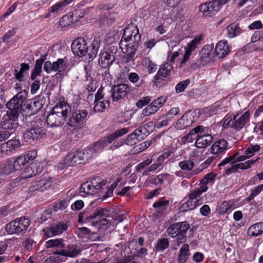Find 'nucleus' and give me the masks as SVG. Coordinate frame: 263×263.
Returning a JSON list of instances; mask_svg holds the SVG:
<instances>
[{
    "mask_svg": "<svg viewBox=\"0 0 263 263\" xmlns=\"http://www.w3.org/2000/svg\"><path fill=\"white\" fill-rule=\"evenodd\" d=\"M140 41L141 34L137 26L132 23L128 24L124 29L119 43L121 50L126 54L124 57L126 63L134 61L135 53Z\"/></svg>",
    "mask_w": 263,
    "mask_h": 263,
    "instance_id": "nucleus-1",
    "label": "nucleus"
},
{
    "mask_svg": "<svg viewBox=\"0 0 263 263\" xmlns=\"http://www.w3.org/2000/svg\"><path fill=\"white\" fill-rule=\"evenodd\" d=\"M46 248H54L56 250L45 261V263H61L65 262L67 257L73 258L79 255L82 249L74 245L65 247L61 238L50 239L46 242Z\"/></svg>",
    "mask_w": 263,
    "mask_h": 263,
    "instance_id": "nucleus-2",
    "label": "nucleus"
},
{
    "mask_svg": "<svg viewBox=\"0 0 263 263\" xmlns=\"http://www.w3.org/2000/svg\"><path fill=\"white\" fill-rule=\"evenodd\" d=\"M71 111L70 105L66 102L60 101L52 109V112L46 118L50 127H59L64 124L67 115Z\"/></svg>",
    "mask_w": 263,
    "mask_h": 263,
    "instance_id": "nucleus-3",
    "label": "nucleus"
},
{
    "mask_svg": "<svg viewBox=\"0 0 263 263\" xmlns=\"http://www.w3.org/2000/svg\"><path fill=\"white\" fill-rule=\"evenodd\" d=\"M110 211V209L98 208L89 215L86 216L85 220L89 221L92 219L99 218V220L92 222L91 224L93 226L97 227L99 229L103 226L109 227L111 225V222L107 219L106 217L112 216L111 215Z\"/></svg>",
    "mask_w": 263,
    "mask_h": 263,
    "instance_id": "nucleus-4",
    "label": "nucleus"
},
{
    "mask_svg": "<svg viewBox=\"0 0 263 263\" xmlns=\"http://www.w3.org/2000/svg\"><path fill=\"white\" fill-rule=\"evenodd\" d=\"M92 157L91 150L86 148L81 151H71L66 156V164L74 166L81 164H85Z\"/></svg>",
    "mask_w": 263,
    "mask_h": 263,
    "instance_id": "nucleus-5",
    "label": "nucleus"
},
{
    "mask_svg": "<svg viewBox=\"0 0 263 263\" xmlns=\"http://www.w3.org/2000/svg\"><path fill=\"white\" fill-rule=\"evenodd\" d=\"M106 184V181L99 177H96L89 181L83 183L80 187V192L90 195L102 193Z\"/></svg>",
    "mask_w": 263,
    "mask_h": 263,
    "instance_id": "nucleus-6",
    "label": "nucleus"
},
{
    "mask_svg": "<svg viewBox=\"0 0 263 263\" xmlns=\"http://www.w3.org/2000/svg\"><path fill=\"white\" fill-rule=\"evenodd\" d=\"M173 71V67L171 64L166 63L162 65L154 77V84L157 87L166 85L171 80V73Z\"/></svg>",
    "mask_w": 263,
    "mask_h": 263,
    "instance_id": "nucleus-7",
    "label": "nucleus"
},
{
    "mask_svg": "<svg viewBox=\"0 0 263 263\" xmlns=\"http://www.w3.org/2000/svg\"><path fill=\"white\" fill-rule=\"evenodd\" d=\"M27 97V93L25 90L21 91L7 102L6 107L10 112L19 115L22 111H23Z\"/></svg>",
    "mask_w": 263,
    "mask_h": 263,
    "instance_id": "nucleus-8",
    "label": "nucleus"
},
{
    "mask_svg": "<svg viewBox=\"0 0 263 263\" xmlns=\"http://www.w3.org/2000/svg\"><path fill=\"white\" fill-rule=\"evenodd\" d=\"M250 114L248 111L243 114L237 113L232 118L226 119L223 125L232 128L236 130H240L245 125L250 121Z\"/></svg>",
    "mask_w": 263,
    "mask_h": 263,
    "instance_id": "nucleus-9",
    "label": "nucleus"
},
{
    "mask_svg": "<svg viewBox=\"0 0 263 263\" xmlns=\"http://www.w3.org/2000/svg\"><path fill=\"white\" fill-rule=\"evenodd\" d=\"M30 225L28 217H22L10 221L6 224V231L9 234L24 233Z\"/></svg>",
    "mask_w": 263,
    "mask_h": 263,
    "instance_id": "nucleus-10",
    "label": "nucleus"
},
{
    "mask_svg": "<svg viewBox=\"0 0 263 263\" xmlns=\"http://www.w3.org/2000/svg\"><path fill=\"white\" fill-rule=\"evenodd\" d=\"M52 183V178L49 177L47 174H44L35 180L32 183V184L29 188L30 192H34L37 191L43 192L50 187Z\"/></svg>",
    "mask_w": 263,
    "mask_h": 263,
    "instance_id": "nucleus-11",
    "label": "nucleus"
},
{
    "mask_svg": "<svg viewBox=\"0 0 263 263\" xmlns=\"http://www.w3.org/2000/svg\"><path fill=\"white\" fill-rule=\"evenodd\" d=\"M87 115L88 111L86 109L73 111L68 120V125L74 128L82 127Z\"/></svg>",
    "mask_w": 263,
    "mask_h": 263,
    "instance_id": "nucleus-12",
    "label": "nucleus"
},
{
    "mask_svg": "<svg viewBox=\"0 0 263 263\" xmlns=\"http://www.w3.org/2000/svg\"><path fill=\"white\" fill-rule=\"evenodd\" d=\"M18 115L7 111L2 117V126L5 129H15L18 126Z\"/></svg>",
    "mask_w": 263,
    "mask_h": 263,
    "instance_id": "nucleus-13",
    "label": "nucleus"
},
{
    "mask_svg": "<svg viewBox=\"0 0 263 263\" xmlns=\"http://www.w3.org/2000/svg\"><path fill=\"white\" fill-rule=\"evenodd\" d=\"M129 92L127 85L120 84L114 85L111 89V98L114 101H118L124 98Z\"/></svg>",
    "mask_w": 263,
    "mask_h": 263,
    "instance_id": "nucleus-14",
    "label": "nucleus"
},
{
    "mask_svg": "<svg viewBox=\"0 0 263 263\" xmlns=\"http://www.w3.org/2000/svg\"><path fill=\"white\" fill-rule=\"evenodd\" d=\"M71 50L79 57H83L88 51L87 42L83 38H78L73 41L71 44Z\"/></svg>",
    "mask_w": 263,
    "mask_h": 263,
    "instance_id": "nucleus-15",
    "label": "nucleus"
},
{
    "mask_svg": "<svg viewBox=\"0 0 263 263\" xmlns=\"http://www.w3.org/2000/svg\"><path fill=\"white\" fill-rule=\"evenodd\" d=\"M45 134V129L37 126L27 129L24 133L23 137L26 142H30L42 138Z\"/></svg>",
    "mask_w": 263,
    "mask_h": 263,
    "instance_id": "nucleus-16",
    "label": "nucleus"
},
{
    "mask_svg": "<svg viewBox=\"0 0 263 263\" xmlns=\"http://www.w3.org/2000/svg\"><path fill=\"white\" fill-rule=\"evenodd\" d=\"M189 228L190 225L186 221L176 222L171 224L167 229L166 232L168 236L175 238L182 232H186Z\"/></svg>",
    "mask_w": 263,
    "mask_h": 263,
    "instance_id": "nucleus-17",
    "label": "nucleus"
},
{
    "mask_svg": "<svg viewBox=\"0 0 263 263\" xmlns=\"http://www.w3.org/2000/svg\"><path fill=\"white\" fill-rule=\"evenodd\" d=\"M167 97L162 96L154 100L143 110L144 116H149L156 112L165 103Z\"/></svg>",
    "mask_w": 263,
    "mask_h": 263,
    "instance_id": "nucleus-18",
    "label": "nucleus"
},
{
    "mask_svg": "<svg viewBox=\"0 0 263 263\" xmlns=\"http://www.w3.org/2000/svg\"><path fill=\"white\" fill-rule=\"evenodd\" d=\"M68 228L67 225L64 222L53 224L50 227L43 229L44 235L48 237H53L62 234Z\"/></svg>",
    "mask_w": 263,
    "mask_h": 263,
    "instance_id": "nucleus-19",
    "label": "nucleus"
},
{
    "mask_svg": "<svg viewBox=\"0 0 263 263\" xmlns=\"http://www.w3.org/2000/svg\"><path fill=\"white\" fill-rule=\"evenodd\" d=\"M43 104L39 100L26 99L23 111L26 112L27 116L35 115L42 108Z\"/></svg>",
    "mask_w": 263,
    "mask_h": 263,
    "instance_id": "nucleus-20",
    "label": "nucleus"
},
{
    "mask_svg": "<svg viewBox=\"0 0 263 263\" xmlns=\"http://www.w3.org/2000/svg\"><path fill=\"white\" fill-rule=\"evenodd\" d=\"M221 6L216 0L203 4L199 7V10L204 15L212 16L216 14Z\"/></svg>",
    "mask_w": 263,
    "mask_h": 263,
    "instance_id": "nucleus-21",
    "label": "nucleus"
},
{
    "mask_svg": "<svg viewBox=\"0 0 263 263\" xmlns=\"http://www.w3.org/2000/svg\"><path fill=\"white\" fill-rule=\"evenodd\" d=\"M21 146L18 139H14L9 140L1 145V152L2 154L9 155L10 153L15 151Z\"/></svg>",
    "mask_w": 263,
    "mask_h": 263,
    "instance_id": "nucleus-22",
    "label": "nucleus"
},
{
    "mask_svg": "<svg viewBox=\"0 0 263 263\" xmlns=\"http://www.w3.org/2000/svg\"><path fill=\"white\" fill-rule=\"evenodd\" d=\"M227 147V141L224 139H219L213 143L211 147V152L219 157L225 153Z\"/></svg>",
    "mask_w": 263,
    "mask_h": 263,
    "instance_id": "nucleus-23",
    "label": "nucleus"
},
{
    "mask_svg": "<svg viewBox=\"0 0 263 263\" xmlns=\"http://www.w3.org/2000/svg\"><path fill=\"white\" fill-rule=\"evenodd\" d=\"M72 0H64L60 3H57L50 8L49 13L46 14L45 17H49L51 13L57 15L62 13L64 8L68 4H70Z\"/></svg>",
    "mask_w": 263,
    "mask_h": 263,
    "instance_id": "nucleus-24",
    "label": "nucleus"
},
{
    "mask_svg": "<svg viewBox=\"0 0 263 263\" xmlns=\"http://www.w3.org/2000/svg\"><path fill=\"white\" fill-rule=\"evenodd\" d=\"M215 51L219 58H224L230 51L228 42L226 40L219 41L216 44Z\"/></svg>",
    "mask_w": 263,
    "mask_h": 263,
    "instance_id": "nucleus-25",
    "label": "nucleus"
},
{
    "mask_svg": "<svg viewBox=\"0 0 263 263\" xmlns=\"http://www.w3.org/2000/svg\"><path fill=\"white\" fill-rule=\"evenodd\" d=\"M30 66L27 63H22L21 68L19 70L15 69L14 74L15 79L20 82L24 81L26 80L25 77L28 74V71L29 70Z\"/></svg>",
    "mask_w": 263,
    "mask_h": 263,
    "instance_id": "nucleus-26",
    "label": "nucleus"
},
{
    "mask_svg": "<svg viewBox=\"0 0 263 263\" xmlns=\"http://www.w3.org/2000/svg\"><path fill=\"white\" fill-rule=\"evenodd\" d=\"M193 123L192 118L185 114L177 121L175 127L178 130H182L190 126Z\"/></svg>",
    "mask_w": 263,
    "mask_h": 263,
    "instance_id": "nucleus-27",
    "label": "nucleus"
},
{
    "mask_svg": "<svg viewBox=\"0 0 263 263\" xmlns=\"http://www.w3.org/2000/svg\"><path fill=\"white\" fill-rule=\"evenodd\" d=\"M213 137L209 134H203L199 136L196 139L195 145L198 148H204L211 144Z\"/></svg>",
    "mask_w": 263,
    "mask_h": 263,
    "instance_id": "nucleus-28",
    "label": "nucleus"
},
{
    "mask_svg": "<svg viewBox=\"0 0 263 263\" xmlns=\"http://www.w3.org/2000/svg\"><path fill=\"white\" fill-rule=\"evenodd\" d=\"M68 63V60L65 58L63 59L60 58L57 61L53 62L54 71H58V73L55 74L57 78L59 76H61V73L64 72L67 66Z\"/></svg>",
    "mask_w": 263,
    "mask_h": 263,
    "instance_id": "nucleus-29",
    "label": "nucleus"
},
{
    "mask_svg": "<svg viewBox=\"0 0 263 263\" xmlns=\"http://www.w3.org/2000/svg\"><path fill=\"white\" fill-rule=\"evenodd\" d=\"M100 46V40L98 37H95L90 46L88 47L87 53L89 59H93L97 55Z\"/></svg>",
    "mask_w": 263,
    "mask_h": 263,
    "instance_id": "nucleus-30",
    "label": "nucleus"
},
{
    "mask_svg": "<svg viewBox=\"0 0 263 263\" xmlns=\"http://www.w3.org/2000/svg\"><path fill=\"white\" fill-rule=\"evenodd\" d=\"M204 128L202 126L198 125L196 127L192 129L187 135L184 136L182 138V141L183 142H192L193 139H195V136L196 134L204 133Z\"/></svg>",
    "mask_w": 263,
    "mask_h": 263,
    "instance_id": "nucleus-31",
    "label": "nucleus"
},
{
    "mask_svg": "<svg viewBox=\"0 0 263 263\" xmlns=\"http://www.w3.org/2000/svg\"><path fill=\"white\" fill-rule=\"evenodd\" d=\"M15 169L11 160L6 161L0 167V173L5 177L11 173H13Z\"/></svg>",
    "mask_w": 263,
    "mask_h": 263,
    "instance_id": "nucleus-32",
    "label": "nucleus"
},
{
    "mask_svg": "<svg viewBox=\"0 0 263 263\" xmlns=\"http://www.w3.org/2000/svg\"><path fill=\"white\" fill-rule=\"evenodd\" d=\"M190 255L189 246L184 244L179 250L177 261L179 263H185Z\"/></svg>",
    "mask_w": 263,
    "mask_h": 263,
    "instance_id": "nucleus-33",
    "label": "nucleus"
},
{
    "mask_svg": "<svg viewBox=\"0 0 263 263\" xmlns=\"http://www.w3.org/2000/svg\"><path fill=\"white\" fill-rule=\"evenodd\" d=\"M263 233V222L256 223L251 226L248 230V234L252 236H258Z\"/></svg>",
    "mask_w": 263,
    "mask_h": 263,
    "instance_id": "nucleus-34",
    "label": "nucleus"
},
{
    "mask_svg": "<svg viewBox=\"0 0 263 263\" xmlns=\"http://www.w3.org/2000/svg\"><path fill=\"white\" fill-rule=\"evenodd\" d=\"M108 53L106 52L101 53L99 59V64L100 67L106 68L111 65L114 62L112 57H109Z\"/></svg>",
    "mask_w": 263,
    "mask_h": 263,
    "instance_id": "nucleus-35",
    "label": "nucleus"
},
{
    "mask_svg": "<svg viewBox=\"0 0 263 263\" xmlns=\"http://www.w3.org/2000/svg\"><path fill=\"white\" fill-rule=\"evenodd\" d=\"M228 35L230 38H233L239 35L241 33V29L238 25L236 23H232L227 27Z\"/></svg>",
    "mask_w": 263,
    "mask_h": 263,
    "instance_id": "nucleus-36",
    "label": "nucleus"
},
{
    "mask_svg": "<svg viewBox=\"0 0 263 263\" xmlns=\"http://www.w3.org/2000/svg\"><path fill=\"white\" fill-rule=\"evenodd\" d=\"M106 146H107V141L106 139H103L96 142L93 145H91L87 146L86 147V148L88 149L89 150H91L92 156L95 153L102 150L104 147H106Z\"/></svg>",
    "mask_w": 263,
    "mask_h": 263,
    "instance_id": "nucleus-37",
    "label": "nucleus"
},
{
    "mask_svg": "<svg viewBox=\"0 0 263 263\" xmlns=\"http://www.w3.org/2000/svg\"><path fill=\"white\" fill-rule=\"evenodd\" d=\"M169 204V201L167 200L160 199L155 202L153 204V207L156 209V212L159 214H162L167 209Z\"/></svg>",
    "mask_w": 263,
    "mask_h": 263,
    "instance_id": "nucleus-38",
    "label": "nucleus"
},
{
    "mask_svg": "<svg viewBox=\"0 0 263 263\" xmlns=\"http://www.w3.org/2000/svg\"><path fill=\"white\" fill-rule=\"evenodd\" d=\"M109 8L107 6H104L103 7V12L102 14H104L105 16L103 18V22L107 24H111L114 22L116 20V15L115 13H110L108 11Z\"/></svg>",
    "mask_w": 263,
    "mask_h": 263,
    "instance_id": "nucleus-39",
    "label": "nucleus"
},
{
    "mask_svg": "<svg viewBox=\"0 0 263 263\" xmlns=\"http://www.w3.org/2000/svg\"><path fill=\"white\" fill-rule=\"evenodd\" d=\"M127 132L128 130L126 128H121L115 131L114 133L104 138L106 139L107 141V145L111 143L114 140L125 134Z\"/></svg>",
    "mask_w": 263,
    "mask_h": 263,
    "instance_id": "nucleus-40",
    "label": "nucleus"
},
{
    "mask_svg": "<svg viewBox=\"0 0 263 263\" xmlns=\"http://www.w3.org/2000/svg\"><path fill=\"white\" fill-rule=\"evenodd\" d=\"M200 64L204 65L211 61L212 58V53L211 50L203 48L200 52Z\"/></svg>",
    "mask_w": 263,
    "mask_h": 263,
    "instance_id": "nucleus-41",
    "label": "nucleus"
},
{
    "mask_svg": "<svg viewBox=\"0 0 263 263\" xmlns=\"http://www.w3.org/2000/svg\"><path fill=\"white\" fill-rule=\"evenodd\" d=\"M109 101L107 100L103 101H95L93 109L95 112H102L104 111L106 108L109 106Z\"/></svg>",
    "mask_w": 263,
    "mask_h": 263,
    "instance_id": "nucleus-42",
    "label": "nucleus"
},
{
    "mask_svg": "<svg viewBox=\"0 0 263 263\" xmlns=\"http://www.w3.org/2000/svg\"><path fill=\"white\" fill-rule=\"evenodd\" d=\"M164 158L160 155L158 158L156 162L152 164L150 166L147 167L143 173V175H147L148 173L155 171L164 162Z\"/></svg>",
    "mask_w": 263,
    "mask_h": 263,
    "instance_id": "nucleus-43",
    "label": "nucleus"
},
{
    "mask_svg": "<svg viewBox=\"0 0 263 263\" xmlns=\"http://www.w3.org/2000/svg\"><path fill=\"white\" fill-rule=\"evenodd\" d=\"M15 171H20L23 169L27 163L26 157L21 155L12 160Z\"/></svg>",
    "mask_w": 263,
    "mask_h": 263,
    "instance_id": "nucleus-44",
    "label": "nucleus"
},
{
    "mask_svg": "<svg viewBox=\"0 0 263 263\" xmlns=\"http://www.w3.org/2000/svg\"><path fill=\"white\" fill-rule=\"evenodd\" d=\"M201 40V37L200 36L195 37L190 43L187 44L185 52L191 55L192 52L197 48V45L200 43Z\"/></svg>",
    "mask_w": 263,
    "mask_h": 263,
    "instance_id": "nucleus-45",
    "label": "nucleus"
},
{
    "mask_svg": "<svg viewBox=\"0 0 263 263\" xmlns=\"http://www.w3.org/2000/svg\"><path fill=\"white\" fill-rule=\"evenodd\" d=\"M169 246V241L167 238H160L157 240L155 249L157 251H163Z\"/></svg>",
    "mask_w": 263,
    "mask_h": 263,
    "instance_id": "nucleus-46",
    "label": "nucleus"
},
{
    "mask_svg": "<svg viewBox=\"0 0 263 263\" xmlns=\"http://www.w3.org/2000/svg\"><path fill=\"white\" fill-rule=\"evenodd\" d=\"M179 166L184 171H191L194 166V163L191 160H184L179 162Z\"/></svg>",
    "mask_w": 263,
    "mask_h": 263,
    "instance_id": "nucleus-47",
    "label": "nucleus"
},
{
    "mask_svg": "<svg viewBox=\"0 0 263 263\" xmlns=\"http://www.w3.org/2000/svg\"><path fill=\"white\" fill-rule=\"evenodd\" d=\"M263 191V184L256 186L254 189L252 190V193L249 197L246 198V201L249 202L253 200L255 197L258 195Z\"/></svg>",
    "mask_w": 263,
    "mask_h": 263,
    "instance_id": "nucleus-48",
    "label": "nucleus"
},
{
    "mask_svg": "<svg viewBox=\"0 0 263 263\" xmlns=\"http://www.w3.org/2000/svg\"><path fill=\"white\" fill-rule=\"evenodd\" d=\"M133 133L137 137L138 140L141 141L143 139L144 136H146L147 133V130L145 127L141 126L138 128L135 129L133 132Z\"/></svg>",
    "mask_w": 263,
    "mask_h": 263,
    "instance_id": "nucleus-49",
    "label": "nucleus"
},
{
    "mask_svg": "<svg viewBox=\"0 0 263 263\" xmlns=\"http://www.w3.org/2000/svg\"><path fill=\"white\" fill-rule=\"evenodd\" d=\"M216 176V175L213 173H210L206 174L201 180L202 183L205 184L207 185H211L214 183Z\"/></svg>",
    "mask_w": 263,
    "mask_h": 263,
    "instance_id": "nucleus-50",
    "label": "nucleus"
},
{
    "mask_svg": "<svg viewBox=\"0 0 263 263\" xmlns=\"http://www.w3.org/2000/svg\"><path fill=\"white\" fill-rule=\"evenodd\" d=\"M258 159H259V158H257L255 160H250L244 163H239L237 164V165L238 169L247 170L250 168L252 166V165L256 162Z\"/></svg>",
    "mask_w": 263,
    "mask_h": 263,
    "instance_id": "nucleus-51",
    "label": "nucleus"
},
{
    "mask_svg": "<svg viewBox=\"0 0 263 263\" xmlns=\"http://www.w3.org/2000/svg\"><path fill=\"white\" fill-rule=\"evenodd\" d=\"M170 175L167 173H163L157 175L153 179V182L155 184L161 183L164 181L168 180Z\"/></svg>",
    "mask_w": 263,
    "mask_h": 263,
    "instance_id": "nucleus-52",
    "label": "nucleus"
},
{
    "mask_svg": "<svg viewBox=\"0 0 263 263\" xmlns=\"http://www.w3.org/2000/svg\"><path fill=\"white\" fill-rule=\"evenodd\" d=\"M190 80L186 79L184 81L180 82L176 86V91L177 93H180L184 90L187 85L190 83Z\"/></svg>",
    "mask_w": 263,
    "mask_h": 263,
    "instance_id": "nucleus-53",
    "label": "nucleus"
},
{
    "mask_svg": "<svg viewBox=\"0 0 263 263\" xmlns=\"http://www.w3.org/2000/svg\"><path fill=\"white\" fill-rule=\"evenodd\" d=\"M260 149V146L258 145H250L245 151V154L247 155L249 158L253 156L256 152Z\"/></svg>",
    "mask_w": 263,
    "mask_h": 263,
    "instance_id": "nucleus-54",
    "label": "nucleus"
},
{
    "mask_svg": "<svg viewBox=\"0 0 263 263\" xmlns=\"http://www.w3.org/2000/svg\"><path fill=\"white\" fill-rule=\"evenodd\" d=\"M139 141H140V140H138L137 137L133 132L127 137L125 143L128 145L132 146L136 144Z\"/></svg>",
    "mask_w": 263,
    "mask_h": 263,
    "instance_id": "nucleus-55",
    "label": "nucleus"
},
{
    "mask_svg": "<svg viewBox=\"0 0 263 263\" xmlns=\"http://www.w3.org/2000/svg\"><path fill=\"white\" fill-rule=\"evenodd\" d=\"M231 209V206L227 201H224L219 205V213L224 214Z\"/></svg>",
    "mask_w": 263,
    "mask_h": 263,
    "instance_id": "nucleus-56",
    "label": "nucleus"
},
{
    "mask_svg": "<svg viewBox=\"0 0 263 263\" xmlns=\"http://www.w3.org/2000/svg\"><path fill=\"white\" fill-rule=\"evenodd\" d=\"M151 100V97L149 96L143 97L137 102L136 105L139 108H142L143 106L147 105Z\"/></svg>",
    "mask_w": 263,
    "mask_h": 263,
    "instance_id": "nucleus-57",
    "label": "nucleus"
},
{
    "mask_svg": "<svg viewBox=\"0 0 263 263\" xmlns=\"http://www.w3.org/2000/svg\"><path fill=\"white\" fill-rule=\"evenodd\" d=\"M44 60L40 59L35 61V67L33 69V71L35 72L36 74H41L42 72V65L44 63Z\"/></svg>",
    "mask_w": 263,
    "mask_h": 263,
    "instance_id": "nucleus-58",
    "label": "nucleus"
},
{
    "mask_svg": "<svg viewBox=\"0 0 263 263\" xmlns=\"http://www.w3.org/2000/svg\"><path fill=\"white\" fill-rule=\"evenodd\" d=\"M179 112V108L178 107H173L166 114V118L167 119H170V121H171L172 119L174 117V116L178 115Z\"/></svg>",
    "mask_w": 263,
    "mask_h": 263,
    "instance_id": "nucleus-59",
    "label": "nucleus"
},
{
    "mask_svg": "<svg viewBox=\"0 0 263 263\" xmlns=\"http://www.w3.org/2000/svg\"><path fill=\"white\" fill-rule=\"evenodd\" d=\"M76 233L79 236L83 237V236L89 235L90 233V231L86 227H82L77 229Z\"/></svg>",
    "mask_w": 263,
    "mask_h": 263,
    "instance_id": "nucleus-60",
    "label": "nucleus"
},
{
    "mask_svg": "<svg viewBox=\"0 0 263 263\" xmlns=\"http://www.w3.org/2000/svg\"><path fill=\"white\" fill-rule=\"evenodd\" d=\"M23 156L26 157L27 163H28L30 161H32L36 157L37 152L35 151H29L26 155Z\"/></svg>",
    "mask_w": 263,
    "mask_h": 263,
    "instance_id": "nucleus-61",
    "label": "nucleus"
},
{
    "mask_svg": "<svg viewBox=\"0 0 263 263\" xmlns=\"http://www.w3.org/2000/svg\"><path fill=\"white\" fill-rule=\"evenodd\" d=\"M177 245L178 246L184 242L186 240V232H182L176 236Z\"/></svg>",
    "mask_w": 263,
    "mask_h": 263,
    "instance_id": "nucleus-62",
    "label": "nucleus"
},
{
    "mask_svg": "<svg viewBox=\"0 0 263 263\" xmlns=\"http://www.w3.org/2000/svg\"><path fill=\"white\" fill-rule=\"evenodd\" d=\"M44 70L48 73L54 71L53 62L51 63L49 61L45 62L44 65Z\"/></svg>",
    "mask_w": 263,
    "mask_h": 263,
    "instance_id": "nucleus-63",
    "label": "nucleus"
},
{
    "mask_svg": "<svg viewBox=\"0 0 263 263\" xmlns=\"http://www.w3.org/2000/svg\"><path fill=\"white\" fill-rule=\"evenodd\" d=\"M84 206V202L81 200H78L75 201L71 206L72 210H80Z\"/></svg>",
    "mask_w": 263,
    "mask_h": 263,
    "instance_id": "nucleus-64",
    "label": "nucleus"
}]
</instances>
